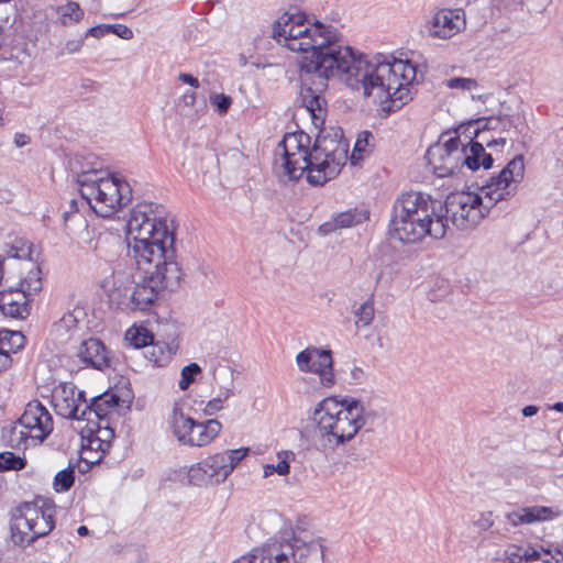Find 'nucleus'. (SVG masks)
<instances>
[{"label": "nucleus", "mask_w": 563, "mask_h": 563, "mask_svg": "<svg viewBox=\"0 0 563 563\" xmlns=\"http://www.w3.org/2000/svg\"><path fill=\"white\" fill-rule=\"evenodd\" d=\"M505 144H506V139L505 137L493 139V140L486 141V145L488 147H492L494 145H501V146H504Z\"/></svg>", "instance_id": "56"}, {"label": "nucleus", "mask_w": 563, "mask_h": 563, "mask_svg": "<svg viewBox=\"0 0 563 563\" xmlns=\"http://www.w3.org/2000/svg\"><path fill=\"white\" fill-rule=\"evenodd\" d=\"M31 301L32 297L20 288L0 291V311L12 319H26L31 313Z\"/></svg>", "instance_id": "16"}, {"label": "nucleus", "mask_w": 563, "mask_h": 563, "mask_svg": "<svg viewBox=\"0 0 563 563\" xmlns=\"http://www.w3.org/2000/svg\"><path fill=\"white\" fill-rule=\"evenodd\" d=\"M25 466V457L16 455L10 451L0 453V472L21 471Z\"/></svg>", "instance_id": "34"}, {"label": "nucleus", "mask_w": 563, "mask_h": 563, "mask_svg": "<svg viewBox=\"0 0 563 563\" xmlns=\"http://www.w3.org/2000/svg\"><path fill=\"white\" fill-rule=\"evenodd\" d=\"M79 191L93 212L109 218L132 201L129 183L115 176H100L97 170L82 172L77 177Z\"/></svg>", "instance_id": "6"}, {"label": "nucleus", "mask_w": 563, "mask_h": 563, "mask_svg": "<svg viewBox=\"0 0 563 563\" xmlns=\"http://www.w3.org/2000/svg\"><path fill=\"white\" fill-rule=\"evenodd\" d=\"M2 125V118L0 117V126Z\"/></svg>", "instance_id": "62"}, {"label": "nucleus", "mask_w": 563, "mask_h": 563, "mask_svg": "<svg viewBox=\"0 0 563 563\" xmlns=\"http://www.w3.org/2000/svg\"><path fill=\"white\" fill-rule=\"evenodd\" d=\"M59 22L63 25H71L79 22L84 18V11L77 2L69 1L57 8Z\"/></svg>", "instance_id": "29"}, {"label": "nucleus", "mask_w": 563, "mask_h": 563, "mask_svg": "<svg viewBox=\"0 0 563 563\" xmlns=\"http://www.w3.org/2000/svg\"><path fill=\"white\" fill-rule=\"evenodd\" d=\"M494 164V158L490 154L485 152L482 142H472L465 144L463 142V158L462 167H467L470 170L475 172L483 167L489 169Z\"/></svg>", "instance_id": "20"}, {"label": "nucleus", "mask_w": 563, "mask_h": 563, "mask_svg": "<svg viewBox=\"0 0 563 563\" xmlns=\"http://www.w3.org/2000/svg\"><path fill=\"white\" fill-rule=\"evenodd\" d=\"M109 30H110V24L96 25V26L90 27L85 33V37L92 36V37H96V38H101L104 35L110 34Z\"/></svg>", "instance_id": "44"}, {"label": "nucleus", "mask_w": 563, "mask_h": 563, "mask_svg": "<svg viewBox=\"0 0 563 563\" xmlns=\"http://www.w3.org/2000/svg\"><path fill=\"white\" fill-rule=\"evenodd\" d=\"M77 533L80 536V537H86L89 534V529L86 527V526H80L78 529H77Z\"/></svg>", "instance_id": "58"}, {"label": "nucleus", "mask_w": 563, "mask_h": 563, "mask_svg": "<svg viewBox=\"0 0 563 563\" xmlns=\"http://www.w3.org/2000/svg\"><path fill=\"white\" fill-rule=\"evenodd\" d=\"M120 397L117 394L106 391L92 399L90 404H85L80 412L82 420L90 421L93 413L98 419H104L119 406Z\"/></svg>", "instance_id": "18"}, {"label": "nucleus", "mask_w": 563, "mask_h": 563, "mask_svg": "<svg viewBox=\"0 0 563 563\" xmlns=\"http://www.w3.org/2000/svg\"><path fill=\"white\" fill-rule=\"evenodd\" d=\"M296 362L301 372L319 375L320 382L324 387H332L334 385L335 376L330 350L314 346L307 347L297 354Z\"/></svg>", "instance_id": "13"}, {"label": "nucleus", "mask_w": 563, "mask_h": 563, "mask_svg": "<svg viewBox=\"0 0 563 563\" xmlns=\"http://www.w3.org/2000/svg\"><path fill=\"white\" fill-rule=\"evenodd\" d=\"M538 411H539V408L537 406H533V405H528V406L522 408V415L525 417H532V416L537 415Z\"/></svg>", "instance_id": "52"}, {"label": "nucleus", "mask_w": 563, "mask_h": 563, "mask_svg": "<svg viewBox=\"0 0 563 563\" xmlns=\"http://www.w3.org/2000/svg\"><path fill=\"white\" fill-rule=\"evenodd\" d=\"M249 448L228 450L210 455L201 461V465L207 467L210 476V483H223L236 465L249 454Z\"/></svg>", "instance_id": "15"}, {"label": "nucleus", "mask_w": 563, "mask_h": 563, "mask_svg": "<svg viewBox=\"0 0 563 563\" xmlns=\"http://www.w3.org/2000/svg\"><path fill=\"white\" fill-rule=\"evenodd\" d=\"M222 424L217 419H209L205 422H196L192 437L187 439V445L205 446L220 433Z\"/></svg>", "instance_id": "24"}, {"label": "nucleus", "mask_w": 563, "mask_h": 563, "mask_svg": "<svg viewBox=\"0 0 563 563\" xmlns=\"http://www.w3.org/2000/svg\"><path fill=\"white\" fill-rule=\"evenodd\" d=\"M75 483V465H69L67 468L59 471L53 482V487L56 492H67Z\"/></svg>", "instance_id": "35"}, {"label": "nucleus", "mask_w": 563, "mask_h": 563, "mask_svg": "<svg viewBox=\"0 0 563 563\" xmlns=\"http://www.w3.org/2000/svg\"><path fill=\"white\" fill-rule=\"evenodd\" d=\"M78 357L88 366L102 371L110 367V358L103 342L96 338H89L81 342Z\"/></svg>", "instance_id": "17"}, {"label": "nucleus", "mask_w": 563, "mask_h": 563, "mask_svg": "<svg viewBox=\"0 0 563 563\" xmlns=\"http://www.w3.org/2000/svg\"><path fill=\"white\" fill-rule=\"evenodd\" d=\"M125 338L136 349L148 346L154 340V335L144 327L129 329Z\"/></svg>", "instance_id": "31"}, {"label": "nucleus", "mask_w": 563, "mask_h": 563, "mask_svg": "<svg viewBox=\"0 0 563 563\" xmlns=\"http://www.w3.org/2000/svg\"><path fill=\"white\" fill-rule=\"evenodd\" d=\"M481 121L482 118L459 125L452 133V136H459V141H462L461 137H464V140L467 141L466 144L476 142L475 139L484 132L483 123Z\"/></svg>", "instance_id": "30"}, {"label": "nucleus", "mask_w": 563, "mask_h": 563, "mask_svg": "<svg viewBox=\"0 0 563 563\" xmlns=\"http://www.w3.org/2000/svg\"><path fill=\"white\" fill-rule=\"evenodd\" d=\"M349 142L341 128L323 130L312 147V168L307 180L313 186H322L335 178L349 158Z\"/></svg>", "instance_id": "7"}, {"label": "nucleus", "mask_w": 563, "mask_h": 563, "mask_svg": "<svg viewBox=\"0 0 563 563\" xmlns=\"http://www.w3.org/2000/svg\"><path fill=\"white\" fill-rule=\"evenodd\" d=\"M178 80L194 88H198L200 85L198 78L194 77L191 74L188 73H180L178 75Z\"/></svg>", "instance_id": "47"}, {"label": "nucleus", "mask_w": 563, "mask_h": 563, "mask_svg": "<svg viewBox=\"0 0 563 563\" xmlns=\"http://www.w3.org/2000/svg\"><path fill=\"white\" fill-rule=\"evenodd\" d=\"M231 395V391L227 389L223 393V397L219 396L217 398H213L209 400L203 409L205 413L208 416L214 415L217 411L222 409L223 401L227 400Z\"/></svg>", "instance_id": "42"}, {"label": "nucleus", "mask_w": 563, "mask_h": 563, "mask_svg": "<svg viewBox=\"0 0 563 563\" xmlns=\"http://www.w3.org/2000/svg\"><path fill=\"white\" fill-rule=\"evenodd\" d=\"M373 139V134L368 131H363L358 134L354 145V151L351 155V161L353 164L355 159L361 158L362 153L366 152V147L369 145V140Z\"/></svg>", "instance_id": "40"}, {"label": "nucleus", "mask_w": 563, "mask_h": 563, "mask_svg": "<svg viewBox=\"0 0 563 563\" xmlns=\"http://www.w3.org/2000/svg\"><path fill=\"white\" fill-rule=\"evenodd\" d=\"M374 411H367L358 399L344 397L341 401L329 397L319 402L313 412L323 449L334 450L351 441Z\"/></svg>", "instance_id": "5"}, {"label": "nucleus", "mask_w": 563, "mask_h": 563, "mask_svg": "<svg viewBox=\"0 0 563 563\" xmlns=\"http://www.w3.org/2000/svg\"><path fill=\"white\" fill-rule=\"evenodd\" d=\"M55 506L43 504L38 507L25 503L12 514L10 530L15 544L30 545L36 539L47 536L55 527Z\"/></svg>", "instance_id": "9"}, {"label": "nucleus", "mask_w": 563, "mask_h": 563, "mask_svg": "<svg viewBox=\"0 0 563 563\" xmlns=\"http://www.w3.org/2000/svg\"><path fill=\"white\" fill-rule=\"evenodd\" d=\"M555 516V511L547 506H531L520 508L507 515L508 521L517 527L519 525L533 523L538 521L549 520Z\"/></svg>", "instance_id": "22"}, {"label": "nucleus", "mask_w": 563, "mask_h": 563, "mask_svg": "<svg viewBox=\"0 0 563 563\" xmlns=\"http://www.w3.org/2000/svg\"><path fill=\"white\" fill-rule=\"evenodd\" d=\"M201 373V367L197 363H190L185 366L180 373V380L178 386L180 390H187L189 386L196 380L197 375Z\"/></svg>", "instance_id": "38"}, {"label": "nucleus", "mask_w": 563, "mask_h": 563, "mask_svg": "<svg viewBox=\"0 0 563 563\" xmlns=\"http://www.w3.org/2000/svg\"><path fill=\"white\" fill-rule=\"evenodd\" d=\"M210 102L217 108L219 114H225L231 107V97L224 93H214L210 97Z\"/></svg>", "instance_id": "41"}, {"label": "nucleus", "mask_w": 563, "mask_h": 563, "mask_svg": "<svg viewBox=\"0 0 563 563\" xmlns=\"http://www.w3.org/2000/svg\"><path fill=\"white\" fill-rule=\"evenodd\" d=\"M312 552H320L324 558V547L320 538L297 526L291 533L274 539L254 550L257 563H302Z\"/></svg>", "instance_id": "8"}, {"label": "nucleus", "mask_w": 563, "mask_h": 563, "mask_svg": "<svg viewBox=\"0 0 563 563\" xmlns=\"http://www.w3.org/2000/svg\"><path fill=\"white\" fill-rule=\"evenodd\" d=\"M525 176L523 156L517 155L481 188L482 195L474 192H456L441 202V213L448 217L450 223L465 230L476 225L497 202L514 196Z\"/></svg>", "instance_id": "3"}, {"label": "nucleus", "mask_w": 563, "mask_h": 563, "mask_svg": "<svg viewBox=\"0 0 563 563\" xmlns=\"http://www.w3.org/2000/svg\"><path fill=\"white\" fill-rule=\"evenodd\" d=\"M77 213H78V202L76 199H71L69 201V210H66L63 212V219H64L65 224L67 225V222L71 217H77Z\"/></svg>", "instance_id": "46"}, {"label": "nucleus", "mask_w": 563, "mask_h": 563, "mask_svg": "<svg viewBox=\"0 0 563 563\" xmlns=\"http://www.w3.org/2000/svg\"><path fill=\"white\" fill-rule=\"evenodd\" d=\"M459 19V14H455L452 10L443 9L437 12L429 30L430 35L437 38H450L460 30Z\"/></svg>", "instance_id": "21"}, {"label": "nucleus", "mask_w": 563, "mask_h": 563, "mask_svg": "<svg viewBox=\"0 0 563 563\" xmlns=\"http://www.w3.org/2000/svg\"><path fill=\"white\" fill-rule=\"evenodd\" d=\"M233 563H257L254 551L250 555L242 556L235 560Z\"/></svg>", "instance_id": "53"}, {"label": "nucleus", "mask_w": 563, "mask_h": 563, "mask_svg": "<svg viewBox=\"0 0 563 563\" xmlns=\"http://www.w3.org/2000/svg\"><path fill=\"white\" fill-rule=\"evenodd\" d=\"M31 142V137L24 133H15L14 144L16 147H23Z\"/></svg>", "instance_id": "50"}, {"label": "nucleus", "mask_w": 563, "mask_h": 563, "mask_svg": "<svg viewBox=\"0 0 563 563\" xmlns=\"http://www.w3.org/2000/svg\"><path fill=\"white\" fill-rule=\"evenodd\" d=\"M289 455H294L292 452L283 451L278 453V457L280 461L274 465V464H266L264 466V477H269L274 473H277L278 475L285 476L288 475L290 472V465L288 462Z\"/></svg>", "instance_id": "36"}, {"label": "nucleus", "mask_w": 563, "mask_h": 563, "mask_svg": "<svg viewBox=\"0 0 563 563\" xmlns=\"http://www.w3.org/2000/svg\"><path fill=\"white\" fill-rule=\"evenodd\" d=\"M478 526L482 528V529H488L493 526V521L489 519V518H482L479 521H478Z\"/></svg>", "instance_id": "57"}, {"label": "nucleus", "mask_w": 563, "mask_h": 563, "mask_svg": "<svg viewBox=\"0 0 563 563\" xmlns=\"http://www.w3.org/2000/svg\"><path fill=\"white\" fill-rule=\"evenodd\" d=\"M26 339L21 331L0 330V355L7 356L10 368L18 361L14 356L25 346Z\"/></svg>", "instance_id": "23"}, {"label": "nucleus", "mask_w": 563, "mask_h": 563, "mask_svg": "<svg viewBox=\"0 0 563 563\" xmlns=\"http://www.w3.org/2000/svg\"><path fill=\"white\" fill-rule=\"evenodd\" d=\"M319 232L323 235H328L336 230H339V227H338V223H336V220L335 218L333 217L332 220L330 221H327L324 223H322L320 227H319Z\"/></svg>", "instance_id": "45"}, {"label": "nucleus", "mask_w": 563, "mask_h": 563, "mask_svg": "<svg viewBox=\"0 0 563 563\" xmlns=\"http://www.w3.org/2000/svg\"><path fill=\"white\" fill-rule=\"evenodd\" d=\"M369 212L365 209H350L334 216L339 229L351 228L368 219Z\"/></svg>", "instance_id": "28"}, {"label": "nucleus", "mask_w": 563, "mask_h": 563, "mask_svg": "<svg viewBox=\"0 0 563 563\" xmlns=\"http://www.w3.org/2000/svg\"><path fill=\"white\" fill-rule=\"evenodd\" d=\"M443 85L449 89H460L463 91H471L477 89L479 84L474 78L452 77L443 81Z\"/></svg>", "instance_id": "39"}, {"label": "nucleus", "mask_w": 563, "mask_h": 563, "mask_svg": "<svg viewBox=\"0 0 563 563\" xmlns=\"http://www.w3.org/2000/svg\"><path fill=\"white\" fill-rule=\"evenodd\" d=\"M429 298H430V300H432V301H435V300H437V297H435V295H434L433 292H430V294H429Z\"/></svg>", "instance_id": "61"}, {"label": "nucleus", "mask_w": 563, "mask_h": 563, "mask_svg": "<svg viewBox=\"0 0 563 563\" xmlns=\"http://www.w3.org/2000/svg\"><path fill=\"white\" fill-rule=\"evenodd\" d=\"M483 129L486 130H498L500 132H514L516 136L526 135L528 132V125L526 120L520 114L515 115H499L492 118H482Z\"/></svg>", "instance_id": "19"}, {"label": "nucleus", "mask_w": 563, "mask_h": 563, "mask_svg": "<svg viewBox=\"0 0 563 563\" xmlns=\"http://www.w3.org/2000/svg\"><path fill=\"white\" fill-rule=\"evenodd\" d=\"M355 324L357 327L369 325L375 317L374 295H371L355 311Z\"/></svg>", "instance_id": "32"}, {"label": "nucleus", "mask_w": 563, "mask_h": 563, "mask_svg": "<svg viewBox=\"0 0 563 563\" xmlns=\"http://www.w3.org/2000/svg\"><path fill=\"white\" fill-rule=\"evenodd\" d=\"M448 231V217L441 213V201L431 196L410 191L393 206L388 234L404 244L420 242L427 235L442 239Z\"/></svg>", "instance_id": "4"}, {"label": "nucleus", "mask_w": 563, "mask_h": 563, "mask_svg": "<svg viewBox=\"0 0 563 563\" xmlns=\"http://www.w3.org/2000/svg\"><path fill=\"white\" fill-rule=\"evenodd\" d=\"M110 33L115 34L120 38L131 40L133 38V31L123 24H110Z\"/></svg>", "instance_id": "43"}, {"label": "nucleus", "mask_w": 563, "mask_h": 563, "mask_svg": "<svg viewBox=\"0 0 563 563\" xmlns=\"http://www.w3.org/2000/svg\"><path fill=\"white\" fill-rule=\"evenodd\" d=\"M309 146L310 136L303 132L287 133L279 142L280 161H276V165L288 180H299L305 172L309 174L312 168V148Z\"/></svg>", "instance_id": "10"}, {"label": "nucleus", "mask_w": 563, "mask_h": 563, "mask_svg": "<svg viewBox=\"0 0 563 563\" xmlns=\"http://www.w3.org/2000/svg\"><path fill=\"white\" fill-rule=\"evenodd\" d=\"M540 560V551L529 545L522 548L518 544H508L504 551L501 562L503 563H533Z\"/></svg>", "instance_id": "26"}, {"label": "nucleus", "mask_w": 563, "mask_h": 563, "mask_svg": "<svg viewBox=\"0 0 563 563\" xmlns=\"http://www.w3.org/2000/svg\"><path fill=\"white\" fill-rule=\"evenodd\" d=\"M552 409L558 411V412H563V402L562 401L555 402L552 406Z\"/></svg>", "instance_id": "60"}, {"label": "nucleus", "mask_w": 563, "mask_h": 563, "mask_svg": "<svg viewBox=\"0 0 563 563\" xmlns=\"http://www.w3.org/2000/svg\"><path fill=\"white\" fill-rule=\"evenodd\" d=\"M351 376L353 380H355L356 383H361L365 376V373L363 368L355 366L351 371Z\"/></svg>", "instance_id": "51"}, {"label": "nucleus", "mask_w": 563, "mask_h": 563, "mask_svg": "<svg viewBox=\"0 0 563 563\" xmlns=\"http://www.w3.org/2000/svg\"><path fill=\"white\" fill-rule=\"evenodd\" d=\"M541 550L545 556H549L545 558L548 560V563H563V553L561 551L558 550L555 554H551L549 550Z\"/></svg>", "instance_id": "49"}, {"label": "nucleus", "mask_w": 563, "mask_h": 563, "mask_svg": "<svg viewBox=\"0 0 563 563\" xmlns=\"http://www.w3.org/2000/svg\"><path fill=\"white\" fill-rule=\"evenodd\" d=\"M82 45H84V38L71 40L66 43L65 49L67 51V53L74 54V53L79 52L81 49Z\"/></svg>", "instance_id": "48"}, {"label": "nucleus", "mask_w": 563, "mask_h": 563, "mask_svg": "<svg viewBox=\"0 0 563 563\" xmlns=\"http://www.w3.org/2000/svg\"><path fill=\"white\" fill-rule=\"evenodd\" d=\"M183 98L186 106H194L196 102V93L194 91L186 92Z\"/></svg>", "instance_id": "54"}, {"label": "nucleus", "mask_w": 563, "mask_h": 563, "mask_svg": "<svg viewBox=\"0 0 563 563\" xmlns=\"http://www.w3.org/2000/svg\"><path fill=\"white\" fill-rule=\"evenodd\" d=\"M188 482L195 486H202L210 483V476L205 465L201 462L192 465L188 471Z\"/></svg>", "instance_id": "37"}, {"label": "nucleus", "mask_w": 563, "mask_h": 563, "mask_svg": "<svg viewBox=\"0 0 563 563\" xmlns=\"http://www.w3.org/2000/svg\"><path fill=\"white\" fill-rule=\"evenodd\" d=\"M150 345L151 350L148 351V358L158 367L166 366L176 353L175 349L166 343L152 342Z\"/></svg>", "instance_id": "27"}, {"label": "nucleus", "mask_w": 563, "mask_h": 563, "mask_svg": "<svg viewBox=\"0 0 563 563\" xmlns=\"http://www.w3.org/2000/svg\"><path fill=\"white\" fill-rule=\"evenodd\" d=\"M20 289L33 297L42 289L41 269L38 266H33L27 275L21 280Z\"/></svg>", "instance_id": "33"}, {"label": "nucleus", "mask_w": 563, "mask_h": 563, "mask_svg": "<svg viewBox=\"0 0 563 563\" xmlns=\"http://www.w3.org/2000/svg\"><path fill=\"white\" fill-rule=\"evenodd\" d=\"M75 319L73 318L71 314L67 316V317H63L60 322L65 323L67 327L69 325L70 322H74Z\"/></svg>", "instance_id": "59"}, {"label": "nucleus", "mask_w": 563, "mask_h": 563, "mask_svg": "<svg viewBox=\"0 0 563 563\" xmlns=\"http://www.w3.org/2000/svg\"><path fill=\"white\" fill-rule=\"evenodd\" d=\"M273 37L294 52H301L300 97L314 121L323 122L328 102L323 96L328 79L344 76L352 89H363L401 108L410 100V86L417 79V68L410 60L378 56L375 63L356 56L350 46L340 44L341 34L332 25L308 19L305 12H285L273 26Z\"/></svg>", "instance_id": "1"}, {"label": "nucleus", "mask_w": 563, "mask_h": 563, "mask_svg": "<svg viewBox=\"0 0 563 563\" xmlns=\"http://www.w3.org/2000/svg\"><path fill=\"white\" fill-rule=\"evenodd\" d=\"M10 362L7 356L0 355V374L10 369Z\"/></svg>", "instance_id": "55"}, {"label": "nucleus", "mask_w": 563, "mask_h": 563, "mask_svg": "<svg viewBox=\"0 0 563 563\" xmlns=\"http://www.w3.org/2000/svg\"><path fill=\"white\" fill-rule=\"evenodd\" d=\"M196 422L197 421L192 418L185 416L179 407H174L172 427L173 432L179 442L187 445V439L192 437Z\"/></svg>", "instance_id": "25"}, {"label": "nucleus", "mask_w": 563, "mask_h": 563, "mask_svg": "<svg viewBox=\"0 0 563 563\" xmlns=\"http://www.w3.org/2000/svg\"><path fill=\"white\" fill-rule=\"evenodd\" d=\"M53 418L37 400L26 405L23 415L10 430L8 442L12 448L26 446L27 441L43 442L53 431Z\"/></svg>", "instance_id": "11"}, {"label": "nucleus", "mask_w": 563, "mask_h": 563, "mask_svg": "<svg viewBox=\"0 0 563 563\" xmlns=\"http://www.w3.org/2000/svg\"><path fill=\"white\" fill-rule=\"evenodd\" d=\"M55 412L66 419L82 420L80 412L86 404L85 393L78 391L73 383H60L52 390Z\"/></svg>", "instance_id": "14"}, {"label": "nucleus", "mask_w": 563, "mask_h": 563, "mask_svg": "<svg viewBox=\"0 0 563 563\" xmlns=\"http://www.w3.org/2000/svg\"><path fill=\"white\" fill-rule=\"evenodd\" d=\"M426 157L438 177L453 176L462 168L463 142L446 131L441 134L438 143L428 148Z\"/></svg>", "instance_id": "12"}, {"label": "nucleus", "mask_w": 563, "mask_h": 563, "mask_svg": "<svg viewBox=\"0 0 563 563\" xmlns=\"http://www.w3.org/2000/svg\"><path fill=\"white\" fill-rule=\"evenodd\" d=\"M174 220L166 208L153 202L137 203L128 220L133 256L144 273L134 287L126 286L129 275L112 272L101 288L118 309L126 312L146 311L164 289L175 290L181 279L176 262Z\"/></svg>", "instance_id": "2"}]
</instances>
